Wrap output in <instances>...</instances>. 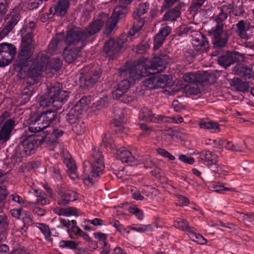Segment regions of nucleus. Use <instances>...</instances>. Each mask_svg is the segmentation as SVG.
Returning a JSON list of instances; mask_svg holds the SVG:
<instances>
[{
	"mask_svg": "<svg viewBox=\"0 0 254 254\" xmlns=\"http://www.w3.org/2000/svg\"><path fill=\"white\" fill-rule=\"evenodd\" d=\"M148 61H138L129 66H123L120 68L119 75L126 77L120 81L117 86L123 91H127L135 81L141 79L143 77L148 76L149 73L147 72L145 65Z\"/></svg>",
	"mask_w": 254,
	"mask_h": 254,
	"instance_id": "1",
	"label": "nucleus"
},
{
	"mask_svg": "<svg viewBox=\"0 0 254 254\" xmlns=\"http://www.w3.org/2000/svg\"><path fill=\"white\" fill-rule=\"evenodd\" d=\"M220 12L215 17L216 25L211 29V34L213 37L214 48H223L228 42V34L223 30L224 21L227 18L228 13H230L232 7L230 5H223L220 8Z\"/></svg>",
	"mask_w": 254,
	"mask_h": 254,
	"instance_id": "2",
	"label": "nucleus"
},
{
	"mask_svg": "<svg viewBox=\"0 0 254 254\" xmlns=\"http://www.w3.org/2000/svg\"><path fill=\"white\" fill-rule=\"evenodd\" d=\"M103 156L97 148H94L91 152L90 159L91 169L90 174H88L84 163L83 174L82 175V179L84 184L87 186H92L97 178L102 174L104 168V162L103 161Z\"/></svg>",
	"mask_w": 254,
	"mask_h": 254,
	"instance_id": "3",
	"label": "nucleus"
},
{
	"mask_svg": "<svg viewBox=\"0 0 254 254\" xmlns=\"http://www.w3.org/2000/svg\"><path fill=\"white\" fill-rule=\"evenodd\" d=\"M116 21L109 19V15L105 13H101L97 19L91 22L88 26L84 28L88 38L98 33L104 24L106 26V32L110 33L116 26Z\"/></svg>",
	"mask_w": 254,
	"mask_h": 254,
	"instance_id": "4",
	"label": "nucleus"
},
{
	"mask_svg": "<svg viewBox=\"0 0 254 254\" xmlns=\"http://www.w3.org/2000/svg\"><path fill=\"white\" fill-rule=\"evenodd\" d=\"M172 58V54L168 50L161 51L158 57H154L151 61L149 59H141L138 61H148L145 65L147 72L149 74H156L162 71L166 68V64Z\"/></svg>",
	"mask_w": 254,
	"mask_h": 254,
	"instance_id": "5",
	"label": "nucleus"
},
{
	"mask_svg": "<svg viewBox=\"0 0 254 254\" xmlns=\"http://www.w3.org/2000/svg\"><path fill=\"white\" fill-rule=\"evenodd\" d=\"M222 48H215V50L212 53V57H216L218 64L226 68L234 63L243 62L244 56L237 52L224 51Z\"/></svg>",
	"mask_w": 254,
	"mask_h": 254,
	"instance_id": "6",
	"label": "nucleus"
},
{
	"mask_svg": "<svg viewBox=\"0 0 254 254\" xmlns=\"http://www.w3.org/2000/svg\"><path fill=\"white\" fill-rule=\"evenodd\" d=\"M62 86H53L50 88L48 94L40 97V105L42 107L52 106L55 110H58L63 106V99L59 97Z\"/></svg>",
	"mask_w": 254,
	"mask_h": 254,
	"instance_id": "7",
	"label": "nucleus"
},
{
	"mask_svg": "<svg viewBox=\"0 0 254 254\" xmlns=\"http://www.w3.org/2000/svg\"><path fill=\"white\" fill-rule=\"evenodd\" d=\"M56 111L54 109L53 110H49L43 112L30 124L29 126V130L32 132H37L49 127L57 117Z\"/></svg>",
	"mask_w": 254,
	"mask_h": 254,
	"instance_id": "8",
	"label": "nucleus"
},
{
	"mask_svg": "<svg viewBox=\"0 0 254 254\" xmlns=\"http://www.w3.org/2000/svg\"><path fill=\"white\" fill-rule=\"evenodd\" d=\"M84 74L79 78L80 84L87 88L98 82L101 76V70L97 64L89 65L83 68Z\"/></svg>",
	"mask_w": 254,
	"mask_h": 254,
	"instance_id": "9",
	"label": "nucleus"
},
{
	"mask_svg": "<svg viewBox=\"0 0 254 254\" xmlns=\"http://www.w3.org/2000/svg\"><path fill=\"white\" fill-rule=\"evenodd\" d=\"M40 141L34 135L29 136L15 150V155L18 158H23L34 152Z\"/></svg>",
	"mask_w": 254,
	"mask_h": 254,
	"instance_id": "10",
	"label": "nucleus"
},
{
	"mask_svg": "<svg viewBox=\"0 0 254 254\" xmlns=\"http://www.w3.org/2000/svg\"><path fill=\"white\" fill-rule=\"evenodd\" d=\"M127 36L126 35H121L116 40L110 39L106 42L104 51L112 59L122 49L127 46Z\"/></svg>",
	"mask_w": 254,
	"mask_h": 254,
	"instance_id": "11",
	"label": "nucleus"
},
{
	"mask_svg": "<svg viewBox=\"0 0 254 254\" xmlns=\"http://www.w3.org/2000/svg\"><path fill=\"white\" fill-rule=\"evenodd\" d=\"M84 29L74 26L67 30L65 43L68 46H75L79 42H84L88 39Z\"/></svg>",
	"mask_w": 254,
	"mask_h": 254,
	"instance_id": "12",
	"label": "nucleus"
},
{
	"mask_svg": "<svg viewBox=\"0 0 254 254\" xmlns=\"http://www.w3.org/2000/svg\"><path fill=\"white\" fill-rule=\"evenodd\" d=\"M16 51L15 47L11 44H0V67H4L11 63L15 57Z\"/></svg>",
	"mask_w": 254,
	"mask_h": 254,
	"instance_id": "13",
	"label": "nucleus"
},
{
	"mask_svg": "<svg viewBox=\"0 0 254 254\" xmlns=\"http://www.w3.org/2000/svg\"><path fill=\"white\" fill-rule=\"evenodd\" d=\"M47 59L48 58L44 54L39 55L30 68L28 67L30 63L26 64L27 69L24 71L27 72V74L31 78L38 77L43 71Z\"/></svg>",
	"mask_w": 254,
	"mask_h": 254,
	"instance_id": "14",
	"label": "nucleus"
},
{
	"mask_svg": "<svg viewBox=\"0 0 254 254\" xmlns=\"http://www.w3.org/2000/svg\"><path fill=\"white\" fill-rule=\"evenodd\" d=\"M33 53L32 47L20 45L16 61V64L21 70L25 71L27 69L26 64L31 63L28 60L33 54Z\"/></svg>",
	"mask_w": 254,
	"mask_h": 254,
	"instance_id": "15",
	"label": "nucleus"
},
{
	"mask_svg": "<svg viewBox=\"0 0 254 254\" xmlns=\"http://www.w3.org/2000/svg\"><path fill=\"white\" fill-rule=\"evenodd\" d=\"M191 40L193 49L197 53L206 52L209 49V43L206 38L199 31L192 35Z\"/></svg>",
	"mask_w": 254,
	"mask_h": 254,
	"instance_id": "16",
	"label": "nucleus"
},
{
	"mask_svg": "<svg viewBox=\"0 0 254 254\" xmlns=\"http://www.w3.org/2000/svg\"><path fill=\"white\" fill-rule=\"evenodd\" d=\"M64 164L66 166V172L72 180L78 178L77 167L75 161L68 152H64Z\"/></svg>",
	"mask_w": 254,
	"mask_h": 254,
	"instance_id": "17",
	"label": "nucleus"
},
{
	"mask_svg": "<svg viewBox=\"0 0 254 254\" xmlns=\"http://www.w3.org/2000/svg\"><path fill=\"white\" fill-rule=\"evenodd\" d=\"M20 19V15L14 11L10 12L9 14L7 15L6 24L0 32L1 37L6 36L17 24Z\"/></svg>",
	"mask_w": 254,
	"mask_h": 254,
	"instance_id": "18",
	"label": "nucleus"
},
{
	"mask_svg": "<svg viewBox=\"0 0 254 254\" xmlns=\"http://www.w3.org/2000/svg\"><path fill=\"white\" fill-rule=\"evenodd\" d=\"M15 126V121L12 119L7 120L0 129V142L4 143L10 137L11 131Z\"/></svg>",
	"mask_w": 254,
	"mask_h": 254,
	"instance_id": "19",
	"label": "nucleus"
},
{
	"mask_svg": "<svg viewBox=\"0 0 254 254\" xmlns=\"http://www.w3.org/2000/svg\"><path fill=\"white\" fill-rule=\"evenodd\" d=\"M139 118L140 120L155 123H160V119H164L163 115L153 114L151 110L147 107L141 109Z\"/></svg>",
	"mask_w": 254,
	"mask_h": 254,
	"instance_id": "20",
	"label": "nucleus"
},
{
	"mask_svg": "<svg viewBox=\"0 0 254 254\" xmlns=\"http://www.w3.org/2000/svg\"><path fill=\"white\" fill-rule=\"evenodd\" d=\"M184 5L182 2H179L174 7L167 11L163 15L164 21H175L181 15V9Z\"/></svg>",
	"mask_w": 254,
	"mask_h": 254,
	"instance_id": "21",
	"label": "nucleus"
},
{
	"mask_svg": "<svg viewBox=\"0 0 254 254\" xmlns=\"http://www.w3.org/2000/svg\"><path fill=\"white\" fill-rule=\"evenodd\" d=\"M183 79L189 84L197 83V82H205L207 80L206 73L203 74L199 71L188 72L183 75Z\"/></svg>",
	"mask_w": 254,
	"mask_h": 254,
	"instance_id": "22",
	"label": "nucleus"
},
{
	"mask_svg": "<svg viewBox=\"0 0 254 254\" xmlns=\"http://www.w3.org/2000/svg\"><path fill=\"white\" fill-rule=\"evenodd\" d=\"M70 46L64 48V61L68 64H71L77 58L80 52V49L73 46L71 48Z\"/></svg>",
	"mask_w": 254,
	"mask_h": 254,
	"instance_id": "23",
	"label": "nucleus"
},
{
	"mask_svg": "<svg viewBox=\"0 0 254 254\" xmlns=\"http://www.w3.org/2000/svg\"><path fill=\"white\" fill-rule=\"evenodd\" d=\"M196 32H199V29L197 27V25L193 23L190 24L187 26H180L176 31L177 35L180 37L190 34L192 37V35L195 34Z\"/></svg>",
	"mask_w": 254,
	"mask_h": 254,
	"instance_id": "24",
	"label": "nucleus"
},
{
	"mask_svg": "<svg viewBox=\"0 0 254 254\" xmlns=\"http://www.w3.org/2000/svg\"><path fill=\"white\" fill-rule=\"evenodd\" d=\"M114 121L115 126L117 127L116 131H124V127L123 126L124 115L122 109L115 107L114 109Z\"/></svg>",
	"mask_w": 254,
	"mask_h": 254,
	"instance_id": "25",
	"label": "nucleus"
},
{
	"mask_svg": "<svg viewBox=\"0 0 254 254\" xmlns=\"http://www.w3.org/2000/svg\"><path fill=\"white\" fill-rule=\"evenodd\" d=\"M116 157L122 162L132 163L135 161L131 153L125 148H121L117 151Z\"/></svg>",
	"mask_w": 254,
	"mask_h": 254,
	"instance_id": "26",
	"label": "nucleus"
},
{
	"mask_svg": "<svg viewBox=\"0 0 254 254\" xmlns=\"http://www.w3.org/2000/svg\"><path fill=\"white\" fill-rule=\"evenodd\" d=\"M119 3L120 4L115 8L114 11L112 14V16H109V20L112 19L116 21V25L118 22V19L124 17L127 12L126 5H127V4L121 3L120 1Z\"/></svg>",
	"mask_w": 254,
	"mask_h": 254,
	"instance_id": "27",
	"label": "nucleus"
},
{
	"mask_svg": "<svg viewBox=\"0 0 254 254\" xmlns=\"http://www.w3.org/2000/svg\"><path fill=\"white\" fill-rule=\"evenodd\" d=\"M233 71L236 74L245 78H250L252 74V69L244 64H237L233 68Z\"/></svg>",
	"mask_w": 254,
	"mask_h": 254,
	"instance_id": "28",
	"label": "nucleus"
},
{
	"mask_svg": "<svg viewBox=\"0 0 254 254\" xmlns=\"http://www.w3.org/2000/svg\"><path fill=\"white\" fill-rule=\"evenodd\" d=\"M91 99L90 96H83L72 107L81 114L83 111H86L88 109Z\"/></svg>",
	"mask_w": 254,
	"mask_h": 254,
	"instance_id": "29",
	"label": "nucleus"
},
{
	"mask_svg": "<svg viewBox=\"0 0 254 254\" xmlns=\"http://www.w3.org/2000/svg\"><path fill=\"white\" fill-rule=\"evenodd\" d=\"M199 154L200 159L207 162L208 165H212L217 162V156L212 152L203 150Z\"/></svg>",
	"mask_w": 254,
	"mask_h": 254,
	"instance_id": "30",
	"label": "nucleus"
},
{
	"mask_svg": "<svg viewBox=\"0 0 254 254\" xmlns=\"http://www.w3.org/2000/svg\"><path fill=\"white\" fill-rule=\"evenodd\" d=\"M204 82H197V83H191L185 86V92L189 95H197L200 93L202 90V83Z\"/></svg>",
	"mask_w": 254,
	"mask_h": 254,
	"instance_id": "31",
	"label": "nucleus"
},
{
	"mask_svg": "<svg viewBox=\"0 0 254 254\" xmlns=\"http://www.w3.org/2000/svg\"><path fill=\"white\" fill-rule=\"evenodd\" d=\"M64 41V33H59L53 38L49 45V50L51 53L55 52L59 47L62 46Z\"/></svg>",
	"mask_w": 254,
	"mask_h": 254,
	"instance_id": "32",
	"label": "nucleus"
},
{
	"mask_svg": "<svg viewBox=\"0 0 254 254\" xmlns=\"http://www.w3.org/2000/svg\"><path fill=\"white\" fill-rule=\"evenodd\" d=\"M231 86L235 88L237 90L241 92H245L249 89L248 82L243 81L242 79L235 77L230 82Z\"/></svg>",
	"mask_w": 254,
	"mask_h": 254,
	"instance_id": "33",
	"label": "nucleus"
},
{
	"mask_svg": "<svg viewBox=\"0 0 254 254\" xmlns=\"http://www.w3.org/2000/svg\"><path fill=\"white\" fill-rule=\"evenodd\" d=\"M50 9V15L63 16L64 11V0H59Z\"/></svg>",
	"mask_w": 254,
	"mask_h": 254,
	"instance_id": "34",
	"label": "nucleus"
},
{
	"mask_svg": "<svg viewBox=\"0 0 254 254\" xmlns=\"http://www.w3.org/2000/svg\"><path fill=\"white\" fill-rule=\"evenodd\" d=\"M64 227H66L67 232L69 234L70 238H73L70 234L71 233H73L77 235L81 229L76 226V222L75 220H72L71 221L68 220L67 221L64 220Z\"/></svg>",
	"mask_w": 254,
	"mask_h": 254,
	"instance_id": "35",
	"label": "nucleus"
},
{
	"mask_svg": "<svg viewBox=\"0 0 254 254\" xmlns=\"http://www.w3.org/2000/svg\"><path fill=\"white\" fill-rule=\"evenodd\" d=\"M158 88H164L169 84L168 81L171 79L170 76L166 74H158L154 75Z\"/></svg>",
	"mask_w": 254,
	"mask_h": 254,
	"instance_id": "36",
	"label": "nucleus"
},
{
	"mask_svg": "<svg viewBox=\"0 0 254 254\" xmlns=\"http://www.w3.org/2000/svg\"><path fill=\"white\" fill-rule=\"evenodd\" d=\"M199 127L203 129L211 130L218 129L220 131L219 124L217 122L212 121H201L199 123Z\"/></svg>",
	"mask_w": 254,
	"mask_h": 254,
	"instance_id": "37",
	"label": "nucleus"
},
{
	"mask_svg": "<svg viewBox=\"0 0 254 254\" xmlns=\"http://www.w3.org/2000/svg\"><path fill=\"white\" fill-rule=\"evenodd\" d=\"M237 30L236 33L237 35L242 39L248 38L247 34V27L244 20H240L236 24Z\"/></svg>",
	"mask_w": 254,
	"mask_h": 254,
	"instance_id": "38",
	"label": "nucleus"
},
{
	"mask_svg": "<svg viewBox=\"0 0 254 254\" xmlns=\"http://www.w3.org/2000/svg\"><path fill=\"white\" fill-rule=\"evenodd\" d=\"M173 225L176 228L186 231L189 233L192 232V229H194V228L189 227L188 222L185 220L175 221Z\"/></svg>",
	"mask_w": 254,
	"mask_h": 254,
	"instance_id": "39",
	"label": "nucleus"
},
{
	"mask_svg": "<svg viewBox=\"0 0 254 254\" xmlns=\"http://www.w3.org/2000/svg\"><path fill=\"white\" fill-rule=\"evenodd\" d=\"M33 42V34L28 32L23 35L21 45L32 47Z\"/></svg>",
	"mask_w": 254,
	"mask_h": 254,
	"instance_id": "40",
	"label": "nucleus"
},
{
	"mask_svg": "<svg viewBox=\"0 0 254 254\" xmlns=\"http://www.w3.org/2000/svg\"><path fill=\"white\" fill-rule=\"evenodd\" d=\"M79 115H81V114L75 110L73 107H72L71 110L66 115L67 122L69 124L74 123Z\"/></svg>",
	"mask_w": 254,
	"mask_h": 254,
	"instance_id": "41",
	"label": "nucleus"
},
{
	"mask_svg": "<svg viewBox=\"0 0 254 254\" xmlns=\"http://www.w3.org/2000/svg\"><path fill=\"white\" fill-rule=\"evenodd\" d=\"M73 131L78 135L84 133L86 130L85 124L82 122L75 123L72 127Z\"/></svg>",
	"mask_w": 254,
	"mask_h": 254,
	"instance_id": "42",
	"label": "nucleus"
},
{
	"mask_svg": "<svg viewBox=\"0 0 254 254\" xmlns=\"http://www.w3.org/2000/svg\"><path fill=\"white\" fill-rule=\"evenodd\" d=\"M148 6L149 3L148 2L140 4L133 14L141 16L143 14L147 12L148 10Z\"/></svg>",
	"mask_w": 254,
	"mask_h": 254,
	"instance_id": "43",
	"label": "nucleus"
},
{
	"mask_svg": "<svg viewBox=\"0 0 254 254\" xmlns=\"http://www.w3.org/2000/svg\"><path fill=\"white\" fill-rule=\"evenodd\" d=\"M133 25L134 28L140 30L144 24L145 21L143 18H141V16L133 15Z\"/></svg>",
	"mask_w": 254,
	"mask_h": 254,
	"instance_id": "44",
	"label": "nucleus"
},
{
	"mask_svg": "<svg viewBox=\"0 0 254 254\" xmlns=\"http://www.w3.org/2000/svg\"><path fill=\"white\" fill-rule=\"evenodd\" d=\"M143 85L148 89L158 88L154 76L145 80L143 82Z\"/></svg>",
	"mask_w": 254,
	"mask_h": 254,
	"instance_id": "45",
	"label": "nucleus"
},
{
	"mask_svg": "<svg viewBox=\"0 0 254 254\" xmlns=\"http://www.w3.org/2000/svg\"><path fill=\"white\" fill-rule=\"evenodd\" d=\"M76 199V193L71 190H67L64 192V204Z\"/></svg>",
	"mask_w": 254,
	"mask_h": 254,
	"instance_id": "46",
	"label": "nucleus"
},
{
	"mask_svg": "<svg viewBox=\"0 0 254 254\" xmlns=\"http://www.w3.org/2000/svg\"><path fill=\"white\" fill-rule=\"evenodd\" d=\"M206 0H192L189 9L190 12L197 11Z\"/></svg>",
	"mask_w": 254,
	"mask_h": 254,
	"instance_id": "47",
	"label": "nucleus"
},
{
	"mask_svg": "<svg viewBox=\"0 0 254 254\" xmlns=\"http://www.w3.org/2000/svg\"><path fill=\"white\" fill-rule=\"evenodd\" d=\"M190 233L191 235L190 237L193 241L201 245H204L206 243V240L202 235L195 233L194 232V229H192V232H190Z\"/></svg>",
	"mask_w": 254,
	"mask_h": 254,
	"instance_id": "48",
	"label": "nucleus"
},
{
	"mask_svg": "<svg viewBox=\"0 0 254 254\" xmlns=\"http://www.w3.org/2000/svg\"><path fill=\"white\" fill-rule=\"evenodd\" d=\"M38 228H39L41 232L43 234L45 238L48 241H51V233L50 231L49 227L45 224L40 223L39 224Z\"/></svg>",
	"mask_w": 254,
	"mask_h": 254,
	"instance_id": "49",
	"label": "nucleus"
},
{
	"mask_svg": "<svg viewBox=\"0 0 254 254\" xmlns=\"http://www.w3.org/2000/svg\"><path fill=\"white\" fill-rule=\"evenodd\" d=\"M141 161L146 168H152L155 166L153 161L149 155L143 156Z\"/></svg>",
	"mask_w": 254,
	"mask_h": 254,
	"instance_id": "50",
	"label": "nucleus"
},
{
	"mask_svg": "<svg viewBox=\"0 0 254 254\" xmlns=\"http://www.w3.org/2000/svg\"><path fill=\"white\" fill-rule=\"evenodd\" d=\"M7 11V2L6 0H0V22L1 21L3 16Z\"/></svg>",
	"mask_w": 254,
	"mask_h": 254,
	"instance_id": "51",
	"label": "nucleus"
},
{
	"mask_svg": "<svg viewBox=\"0 0 254 254\" xmlns=\"http://www.w3.org/2000/svg\"><path fill=\"white\" fill-rule=\"evenodd\" d=\"M7 195V191L6 188L4 186L0 187V212L2 211V208L3 206L2 201L5 199Z\"/></svg>",
	"mask_w": 254,
	"mask_h": 254,
	"instance_id": "52",
	"label": "nucleus"
},
{
	"mask_svg": "<svg viewBox=\"0 0 254 254\" xmlns=\"http://www.w3.org/2000/svg\"><path fill=\"white\" fill-rule=\"evenodd\" d=\"M114 89V90L112 91V96L115 99L120 100L123 95L126 93L125 91L118 88L117 86H115Z\"/></svg>",
	"mask_w": 254,
	"mask_h": 254,
	"instance_id": "53",
	"label": "nucleus"
},
{
	"mask_svg": "<svg viewBox=\"0 0 254 254\" xmlns=\"http://www.w3.org/2000/svg\"><path fill=\"white\" fill-rule=\"evenodd\" d=\"M164 39L158 33L155 36L154 39V49H158L163 44Z\"/></svg>",
	"mask_w": 254,
	"mask_h": 254,
	"instance_id": "54",
	"label": "nucleus"
},
{
	"mask_svg": "<svg viewBox=\"0 0 254 254\" xmlns=\"http://www.w3.org/2000/svg\"><path fill=\"white\" fill-rule=\"evenodd\" d=\"M171 28L169 26H165L161 28L158 32V34L164 39L171 33Z\"/></svg>",
	"mask_w": 254,
	"mask_h": 254,
	"instance_id": "55",
	"label": "nucleus"
},
{
	"mask_svg": "<svg viewBox=\"0 0 254 254\" xmlns=\"http://www.w3.org/2000/svg\"><path fill=\"white\" fill-rule=\"evenodd\" d=\"M35 26V22H34L33 21H30L28 24H27L25 25V26L21 30V32H22V35H23L24 33H28V32H32L33 33V31L34 30Z\"/></svg>",
	"mask_w": 254,
	"mask_h": 254,
	"instance_id": "56",
	"label": "nucleus"
},
{
	"mask_svg": "<svg viewBox=\"0 0 254 254\" xmlns=\"http://www.w3.org/2000/svg\"><path fill=\"white\" fill-rule=\"evenodd\" d=\"M79 243L73 241H64V247L71 250L78 249Z\"/></svg>",
	"mask_w": 254,
	"mask_h": 254,
	"instance_id": "57",
	"label": "nucleus"
},
{
	"mask_svg": "<svg viewBox=\"0 0 254 254\" xmlns=\"http://www.w3.org/2000/svg\"><path fill=\"white\" fill-rule=\"evenodd\" d=\"M177 204L179 206H185L188 205L190 201L188 198L186 197L183 196L181 195H178L177 196Z\"/></svg>",
	"mask_w": 254,
	"mask_h": 254,
	"instance_id": "58",
	"label": "nucleus"
},
{
	"mask_svg": "<svg viewBox=\"0 0 254 254\" xmlns=\"http://www.w3.org/2000/svg\"><path fill=\"white\" fill-rule=\"evenodd\" d=\"M232 12L235 16H240L243 14L244 10L242 4L236 5L232 10Z\"/></svg>",
	"mask_w": 254,
	"mask_h": 254,
	"instance_id": "59",
	"label": "nucleus"
},
{
	"mask_svg": "<svg viewBox=\"0 0 254 254\" xmlns=\"http://www.w3.org/2000/svg\"><path fill=\"white\" fill-rule=\"evenodd\" d=\"M110 224L115 227L120 233H122L123 231L126 230L124 226L121 224L120 222L117 220H112L110 221Z\"/></svg>",
	"mask_w": 254,
	"mask_h": 254,
	"instance_id": "60",
	"label": "nucleus"
},
{
	"mask_svg": "<svg viewBox=\"0 0 254 254\" xmlns=\"http://www.w3.org/2000/svg\"><path fill=\"white\" fill-rule=\"evenodd\" d=\"M32 94V93L29 88H25L22 92L21 98H23L25 102H27L29 100Z\"/></svg>",
	"mask_w": 254,
	"mask_h": 254,
	"instance_id": "61",
	"label": "nucleus"
},
{
	"mask_svg": "<svg viewBox=\"0 0 254 254\" xmlns=\"http://www.w3.org/2000/svg\"><path fill=\"white\" fill-rule=\"evenodd\" d=\"M131 229L137 232L143 233L151 229L150 225H142L139 227H131Z\"/></svg>",
	"mask_w": 254,
	"mask_h": 254,
	"instance_id": "62",
	"label": "nucleus"
},
{
	"mask_svg": "<svg viewBox=\"0 0 254 254\" xmlns=\"http://www.w3.org/2000/svg\"><path fill=\"white\" fill-rule=\"evenodd\" d=\"M149 48V46L146 43H141L136 47V52L139 54H142L146 51Z\"/></svg>",
	"mask_w": 254,
	"mask_h": 254,
	"instance_id": "63",
	"label": "nucleus"
},
{
	"mask_svg": "<svg viewBox=\"0 0 254 254\" xmlns=\"http://www.w3.org/2000/svg\"><path fill=\"white\" fill-rule=\"evenodd\" d=\"M51 63L53 64V68L56 70L59 69L63 64L62 60L60 59H53Z\"/></svg>",
	"mask_w": 254,
	"mask_h": 254,
	"instance_id": "64",
	"label": "nucleus"
}]
</instances>
